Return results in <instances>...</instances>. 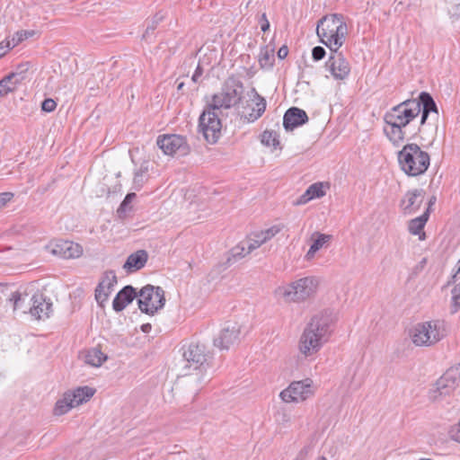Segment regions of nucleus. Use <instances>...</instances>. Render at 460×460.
<instances>
[{"label":"nucleus","instance_id":"nucleus-29","mask_svg":"<svg viewBox=\"0 0 460 460\" xmlns=\"http://www.w3.org/2000/svg\"><path fill=\"white\" fill-rule=\"evenodd\" d=\"M71 395L68 392L65 393L62 398L58 399L55 404L53 412L56 416H61L68 412L71 409L75 408Z\"/></svg>","mask_w":460,"mask_h":460},{"label":"nucleus","instance_id":"nucleus-27","mask_svg":"<svg viewBox=\"0 0 460 460\" xmlns=\"http://www.w3.org/2000/svg\"><path fill=\"white\" fill-rule=\"evenodd\" d=\"M95 390L89 386H82L75 389L74 391H68L75 407L90 400V398L93 396Z\"/></svg>","mask_w":460,"mask_h":460},{"label":"nucleus","instance_id":"nucleus-50","mask_svg":"<svg viewBox=\"0 0 460 460\" xmlns=\"http://www.w3.org/2000/svg\"><path fill=\"white\" fill-rule=\"evenodd\" d=\"M288 54V49L287 46H282L278 51V57L280 59H284Z\"/></svg>","mask_w":460,"mask_h":460},{"label":"nucleus","instance_id":"nucleus-43","mask_svg":"<svg viewBox=\"0 0 460 460\" xmlns=\"http://www.w3.org/2000/svg\"><path fill=\"white\" fill-rule=\"evenodd\" d=\"M56 107L57 103L53 99H45L41 103V109L46 112L53 111Z\"/></svg>","mask_w":460,"mask_h":460},{"label":"nucleus","instance_id":"nucleus-48","mask_svg":"<svg viewBox=\"0 0 460 460\" xmlns=\"http://www.w3.org/2000/svg\"><path fill=\"white\" fill-rule=\"evenodd\" d=\"M13 47H12V43L10 40L6 41V42H1L0 43V58L4 56L7 51L11 49H13Z\"/></svg>","mask_w":460,"mask_h":460},{"label":"nucleus","instance_id":"nucleus-14","mask_svg":"<svg viewBox=\"0 0 460 460\" xmlns=\"http://www.w3.org/2000/svg\"><path fill=\"white\" fill-rule=\"evenodd\" d=\"M47 252L64 259L78 258L83 254L80 244L67 240H57L45 246Z\"/></svg>","mask_w":460,"mask_h":460},{"label":"nucleus","instance_id":"nucleus-9","mask_svg":"<svg viewBox=\"0 0 460 460\" xmlns=\"http://www.w3.org/2000/svg\"><path fill=\"white\" fill-rule=\"evenodd\" d=\"M316 385L311 378L293 381L284 389L279 396L285 402H303L312 398L316 392Z\"/></svg>","mask_w":460,"mask_h":460},{"label":"nucleus","instance_id":"nucleus-4","mask_svg":"<svg viewBox=\"0 0 460 460\" xmlns=\"http://www.w3.org/2000/svg\"><path fill=\"white\" fill-rule=\"evenodd\" d=\"M318 287L319 279L316 277L306 276L279 287L276 295L285 302L301 303L313 297Z\"/></svg>","mask_w":460,"mask_h":460},{"label":"nucleus","instance_id":"nucleus-17","mask_svg":"<svg viewBox=\"0 0 460 460\" xmlns=\"http://www.w3.org/2000/svg\"><path fill=\"white\" fill-rule=\"evenodd\" d=\"M31 305L28 308L30 314L38 320L49 317L52 312V303L46 299L42 294H35L30 298Z\"/></svg>","mask_w":460,"mask_h":460},{"label":"nucleus","instance_id":"nucleus-45","mask_svg":"<svg viewBox=\"0 0 460 460\" xmlns=\"http://www.w3.org/2000/svg\"><path fill=\"white\" fill-rule=\"evenodd\" d=\"M13 194L12 192L0 193V211L12 200Z\"/></svg>","mask_w":460,"mask_h":460},{"label":"nucleus","instance_id":"nucleus-1","mask_svg":"<svg viewBox=\"0 0 460 460\" xmlns=\"http://www.w3.org/2000/svg\"><path fill=\"white\" fill-rule=\"evenodd\" d=\"M420 115V104L417 99L406 100L391 108L384 116V133L394 146H401L405 140H410L416 135V130L411 129V123Z\"/></svg>","mask_w":460,"mask_h":460},{"label":"nucleus","instance_id":"nucleus-10","mask_svg":"<svg viewBox=\"0 0 460 460\" xmlns=\"http://www.w3.org/2000/svg\"><path fill=\"white\" fill-rule=\"evenodd\" d=\"M164 291L160 287L147 285L138 293L139 309L147 314H154L164 305Z\"/></svg>","mask_w":460,"mask_h":460},{"label":"nucleus","instance_id":"nucleus-34","mask_svg":"<svg viewBox=\"0 0 460 460\" xmlns=\"http://www.w3.org/2000/svg\"><path fill=\"white\" fill-rule=\"evenodd\" d=\"M261 144L266 146H270L273 147L274 149H281L279 135L277 134V132L273 130H265L261 134Z\"/></svg>","mask_w":460,"mask_h":460},{"label":"nucleus","instance_id":"nucleus-44","mask_svg":"<svg viewBox=\"0 0 460 460\" xmlns=\"http://www.w3.org/2000/svg\"><path fill=\"white\" fill-rule=\"evenodd\" d=\"M27 31H18L10 40L12 43V47L17 46L20 42L27 38Z\"/></svg>","mask_w":460,"mask_h":460},{"label":"nucleus","instance_id":"nucleus-42","mask_svg":"<svg viewBox=\"0 0 460 460\" xmlns=\"http://www.w3.org/2000/svg\"><path fill=\"white\" fill-rule=\"evenodd\" d=\"M452 303L456 309L460 308V284L452 289Z\"/></svg>","mask_w":460,"mask_h":460},{"label":"nucleus","instance_id":"nucleus-46","mask_svg":"<svg viewBox=\"0 0 460 460\" xmlns=\"http://www.w3.org/2000/svg\"><path fill=\"white\" fill-rule=\"evenodd\" d=\"M312 56L314 60H321L325 56V49L320 46L314 47L312 50Z\"/></svg>","mask_w":460,"mask_h":460},{"label":"nucleus","instance_id":"nucleus-26","mask_svg":"<svg viewBox=\"0 0 460 460\" xmlns=\"http://www.w3.org/2000/svg\"><path fill=\"white\" fill-rule=\"evenodd\" d=\"M417 102L420 104V112L422 111L420 126L425 123L429 112H434L438 115L437 105L429 93H421L419 99H417Z\"/></svg>","mask_w":460,"mask_h":460},{"label":"nucleus","instance_id":"nucleus-22","mask_svg":"<svg viewBox=\"0 0 460 460\" xmlns=\"http://www.w3.org/2000/svg\"><path fill=\"white\" fill-rule=\"evenodd\" d=\"M307 120L308 117L305 111L293 107L286 111L283 118V126L287 130H292L305 124Z\"/></svg>","mask_w":460,"mask_h":460},{"label":"nucleus","instance_id":"nucleus-21","mask_svg":"<svg viewBox=\"0 0 460 460\" xmlns=\"http://www.w3.org/2000/svg\"><path fill=\"white\" fill-rule=\"evenodd\" d=\"M329 184L327 182H315L311 184L307 190L295 202L296 206L305 205L314 199H319L325 196Z\"/></svg>","mask_w":460,"mask_h":460},{"label":"nucleus","instance_id":"nucleus-52","mask_svg":"<svg viewBox=\"0 0 460 460\" xmlns=\"http://www.w3.org/2000/svg\"><path fill=\"white\" fill-rule=\"evenodd\" d=\"M151 328H152V326H151V324H150V323H145V324H143V325L141 326V330H142V332H150V330H151Z\"/></svg>","mask_w":460,"mask_h":460},{"label":"nucleus","instance_id":"nucleus-24","mask_svg":"<svg viewBox=\"0 0 460 460\" xmlns=\"http://www.w3.org/2000/svg\"><path fill=\"white\" fill-rule=\"evenodd\" d=\"M136 289L131 286L124 287L115 296L112 307L116 312L122 311L137 296Z\"/></svg>","mask_w":460,"mask_h":460},{"label":"nucleus","instance_id":"nucleus-54","mask_svg":"<svg viewBox=\"0 0 460 460\" xmlns=\"http://www.w3.org/2000/svg\"><path fill=\"white\" fill-rule=\"evenodd\" d=\"M314 460H327L325 456H318L316 459Z\"/></svg>","mask_w":460,"mask_h":460},{"label":"nucleus","instance_id":"nucleus-2","mask_svg":"<svg viewBox=\"0 0 460 460\" xmlns=\"http://www.w3.org/2000/svg\"><path fill=\"white\" fill-rule=\"evenodd\" d=\"M331 314L321 312L312 317L299 340V351L309 357L320 350L330 334Z\"/></svg>","mask_w":460,"mask_h":460},{"label":"nucleus","instance_id":"nucleus-20","mask_svg":"<svg viewBox=\"0 0 460 460\" xmlns=\"http://www.w3.org/2000/svg\"><path fill=\"white\" fill-rule=\"evenodd\" d=\"M424 199L422 190H409L401 200V208L404 214H412L416 212Z\"/></svg>","mask_w":460,"mask_h":460},{"label":"nucleus","instance_id":"nucleus-41","mask_svg":"<svg viewBox=\"0 0 460 460\" xmlns=\"http://www.w3.org/2000/svg\"><path fill=\"white\" fill-rule=\"evenodd\" d=\"M244 244H245V248H246V252H252L261 246V244H259V242L256 241V239L252 234H250L244 240Z\"/></svg>","mask_w":460,"mask_h":460},{"label":"nucleus","instance_id":"nucleus-38","mask_svg":"<svg viewBox=\"0 0 460 460\" xmlns=\"http://www.w3.org/2000/svg\"><path fill=\"white\" fill-rule=\"evenodd\" d=\"M135 198L136 194L133 192L127 194L124 200L118 208V214L119 215V217L125 216L127 212L131 209V207L129 205Z\"/></svg>","mask_w":460,"mask_h":460},{"label":"nucleus","instance_id":"nucleus-6","mask_svg":"<svg viewBox=\"0 0 460 460\" xmlns=\"http://www.w3.org/2000/svg\"><path fill=\"white\" fill-rule=\"evenodd\" d=\"M447 334L445 322L441 320H430L415 324L410 331V338L412 343L418 347H430Z\"/></svg>","mask_w":460,"mask_h":460},{"label":"nucleus","instance_id":"nucleus-31","mask_svg":"<svg viewBox=\"0 0 460 460\" xmlns=\"http://www.w3.org/2000/svg\"><path fill=\"white\" fill-rule=\"evenodd\" d=\"M274 47L264 46L261 48L259 54V63L261 68H270L275 60Z\"/></svg>","mask_w":460,"mask_h":460},{"label":"nucleus","instance_id":"nucleus-33","mask_svg":"<svg viewBox=\"0 0 460 460\" xmlns=\"http://www.w3.org/2000/svg\"><path fill=\"white\" fill-rule=\"evenodd\" d=\"M280 230L281 228L279 226H273L266 230L252 233V235L259 242V244L262 245L279 234Z\"/></svg>","mask_w":460,"mask_h":460},{"label":"nucleus","instance_id":"nucleus-28","mask_svg":"<svg viewBox=\"0 0 460 460\" xmlns=\"http://www.w3.org/2000/svg\"><path fill=\"white\" fill-rule=\"evenodd\" d=\"M22 80L18 74H11L0 81V98L14 91L16 84Z\"/></svg>","mask_w":460,"mask_h":460},{"label":"nucleus","instance_id":"nucleus-7","mask_svg":"<svg viewBox=\"0 0 460 460\" xmlns=\"http://www.w3.org/2000/svg\"><path fill=\"white\" fill-rule=\"evenodd\" d=\"M243 93L242 83L229 79L225 83L221 91L212 96L211 102L207 107L215 111L221 109H230L241 102Z\"/></svg>","mask_w":460,"mask_h":460},{"label":"nucleus","instance_id":"nucleus-55","mask_svg":"<svg viewBox=\"0 0 460 460\" xmlns=\"http://www.w3.org/2000/svg\"><path fill=\"white\" fill-rule=\"evenodd\" d=\"M182 87H183V83H181V84H178L177 88H178V90H181Z\"/></svg>","mask_w":460,"mask_h":460},{"label":"nucleus","instance_id":"nucleus-32","mask_svg":"<svg viewBox=\"0 0 460 460\" xmlns=\"http://www.w3.org/2000/svg\"><path fill=\"white\" fill-rule=\"evenodd\" d=\"M28 296L26 294H22L18 291L13 292L9 298V301L13 303V310L21 309L23 313H27L31 303H27Z\"/></svg>","mask_w":460,"mask_h":460},{"label":"nucleus","instance_id":"nucleus-18","mask_svg":"<svg viewBox=\"0 0 460 460\" xmlns=\"http://www.w3.org/2000/svg\"><path fill=\"white\" fill-rule=\"evenodd\" d=\"M116 283L117 276L115 271H106L102 279L95 289V299L101 306H103V304L108 300Z\"/></svg>","mask_w":460,"mask_h":460},{"label":"nucleus","instance_id":"nucleus-37","mask_svg":"<svg viewBox=\"0 0 460 460\" xmlns=\"http://www.w3.org/2000/svg\"><path fill=\"white\" fill-rule=\"evenodd\" d=\"M147 167L141 166L139 170L135 173L133 184L135 190H138L142 188L146 181Z\"/></svg>","mask_w":460,"mask_h":460},{"label":"nucleus","instance_id":"nucleus-13","mask_svg":"<svg viewBox=\"0 0 460 460\" xmlns=\"http://www.w3.org/2000/svg\"><path fill=\"white\" fill-rule=\"evenodd\" d=\"M242 325L235 322L226 323L218 336L214 339V345L219 349H229V348L240 341Z\"/></svg>","mask_w":460,"mask_h":460},{"label":"nucleus","instance_id":"nucleus-11","mask_svg":"<svg viewBox=\"0 0 460 460\" xmlns=\"http://www.w3.org/2000/svg\"><path fill=\"white\" fill-rule=\"evenodd\" d=\"M222 123L217 111L206 108L199 119V130L209 144L217 142L221 136Z\"/></svg>","mask_w":460,"mask_h":460},{"label":"nucleus","instance_id":"nucleus-15","mask_svg":"<svg viewBox=\"0 0 460 460\" xmlns=\"http://www.w3.org/2000/svg\"><path fill=\"white\" fill-rule=\"evenodd\" d=\"M332 55L328 58L325 66L336 80H344L350 73L349 61L339 50H331Z\"/></svg>","mask_w":460,"mask_h":460},{"label":"nucleus","instance_id":"nucleus-47","mask_svg":"<svg viewBox=\"0 0 460 460\" xmlns=\"http://www.w3.org/2000/svg\"><path fill=\"white\" fill-rule=\"evenodd\" d=\"M450 437L452 439L460 443V421L451 428Z\"/></svg>","mask_w":460,"mask_h":460},{"label":"nucleus","instance_id":"nucleus-12","mask_svg":"<svg viewBox=\"0 0 460 460\" xmlns=\"http://www.w3.org/2000/svg\"><path fill=\"white\" fill-rule=\"evenodd\" d=\"M182 357L185 362V368L206 369L207 352L203 344L191 342L182 348Z\"/></svg>","mask_w":460,"mask_h":460},{"label":"nucleus","instance_id":"nucleus-19","mask_svg":"<svg viewBox=\"0 0 460 460\" xmlns=\"http://www.w3.org/2000/svg\"><path fill=\"white\" fill-rule=\"evenodd\" d=\"M192 372L185 373L182 380L190 394H197L209 380L206 369H192Z\"/></svg>","mask_w":460,"mask_h":460},{"label":"nucleus","instance_id":"nucleus-39","mask_svg":"<svg viewBox=\"0 0 460 460\" xmlns=\"http://www.w3.org/2000/svg\"><path fill=\"white\" fill-rule=\"evenodd\" d=\"M161 17L155 16L151 21L147 22L146 29L143 33V39L148 40V38L153 34L154 31L156 29L158 22L161 21Z\"/></svg>","mask_w":460,"mask_h":460},{"label":"nucleus","instance_id":"nucleus-5","mask_svg":"<svg viewBox=\"0 0 460 460\" xmlns=\"http://www.w3.org/2000/svg\"><path fill=\"white\" fill-rule=\"evenodd\" d=\"M401 169L409 176L423 174L430 164L429 155L417 144H407L398 153Z\"/></svg>","mask_w":460,"mask_h":460},{"label":"nucleus","instance_id":"nucleus-35","mask_svg":"<svg viewBox=\"0 0 460 460\" xmlns=\"http://www.w3.org/2000/svg\"><path fill=\"white\" fill-rule=\"evenodd\" d=\"M428 220V213H424L422 216L411 219L409 223V231L412 234H419Z\"/></svg>","mask_w":460,"mask_h":460},{"label":"nucleus","instance_id":"nucleus-53","mask_svg":"<svg viewBox=\"0 0 460 460\" xmlns=\"http://www.w3.org/2000/svg\"><path fill=\"white\" fill-rule=\"evenodd\" d=\"M458 276L460 277V260L457 262V270H456V272L454 275V278H456Z\"/></svg>","mask_w":460,"mask_h":460},{"label":"nucleus","instance_id":"nucleus-23","mask_svg":"<svg viewBox=\"0 0 460 460\" xmlns=\"http://www.w3.org/2000/svg\"><path fill=\"white\" fill-rule=\"evenodd\" d=\"M311 240L313 243L305 255V260L307 261L314 260L316 252L329 244L332 235L314 232L311 236Z\"/></svg>","mask_w":460,"mask_h":460},{"label":"nucleus","instance_id":"nucleus-40","mask_svg":"<svg viewBox=\"0 0 460 460\" xmlns=\"http://www.w3.org/2000/svg\"><path fill=\"white\" fill-rule=\"evenodd\" d=\"M251 252H246V248L244 244V240L241 242L238 245H236L232 250L233 257L234 258H243Z\"/></svg>","mask_w":460,"mask_h":460},{"label":"nucleus","instance_id":"nucleus-51","mask_svg":"<svg viewBox=\"0 0 460 460\" xmlns=\"http://www.w3.org/2000/svg\"><path fill=\"white\" fill-rule=\"evenodd\" d=\"M201 75H202V69L199 67V66H198V67L195 70V73L192 75V78H191L192 81L195 83L198 82V80L201 76Z\"/></svg>","mask_w":460,"mask_h":460},{"label":"nucleus","instance_id":"nucleus-3","mask_svg":"<svg viewBox=\"0 0 460 460\" xmlns=\"http://www.w3.org/2000/svg\"><path fill=\"white\" fill-rule=\"evenodd\" d=\"M316 31L322 43L331 50H339L344 43L348 27L343 15L333 13L323 17L318 22Z\"/></svg>","mask_w":460,"mask_h":460},{"label":"nucleus","instance_id":"nucleus-8","mask_svg":"<svg viewBox=\"0 0 460 460\" xmlns=\"http://www.w3.org/2000/svg\"><path fill=\"white\" fill-rule=\"evenodd\" d=\"M460 382V365L448 368L429 389V398L438 402L449 395Z\"/></svg>","mask_w":460,"mask_h":460},{"label":"nucleus","instance_id":"nucleus-16","mask_svg":"<svg viewBox=\"0 0 460 460\" xmlns=\"http://www.w3.org/2000/svg\"><path fill=\"white\" fill-rule=\"evenodd\" d=\"M157 146L165 155H185L188 146L183 137L180 135H165L157 138Z\"/></svg>","mask_w":460,"mask_h":460},{"label":"nucleus","instance_id":"nucleus-30","mask_svg":"<svg viewBox=\"0 0 460 460\" xmlns=\"http://www.w3.org/2000/svg\"><path fill=\"white\" fill-rule=\"evenodd\" d=\"M107 360V356L98 348H93L86 351L84 362L93 367H100Z\"/></svg>","mask_w":460,"mask_h":460},{"label":"nucleus","instance_id":"nucleus-25","mask_svg":"<svg viewBox=\"0 0 460 460\" xmlns=\"http://www.w3.org/2000/svg\"><path fill=\"white\" fill-rule=\"evenodd\" d=\"M147 259V252L145 250H138L128 257L123 269L128 272L137 271L146 265Z\"/></svg>","mask_w":460,"mask_h":460},{"label":"nucleus","instance_id":"nucleus-49","mask_svg":"<svg viewBox=\"0 0 460 460\" xmlns=\"http://www.w3.org/2000/svg\"><path fill=\"white\" fill-rule=\"evenodd\" d=\"M261 29L262 31H266L270 29V22H269L265 13H263L261 16Z\"/></svg>","mask_w":460,"mask_h":460},{"label":"nucleus","instance_id":"nucleus-36","mask_svg":"<svg viewBox=\"0 0 460 460\" xmlns=\"http://www.w3.org/2000/svg\"><path fill=\"white\" fill-rule=\"evenodd\" d=\"M257 102L255 108L252 109V112L249 114L248 119L250 121H254L258 119L265 111L266 109V101L264 98L256 93Z\"/></svg>","mask_w":460,"mask_h":460}]
</instances>
